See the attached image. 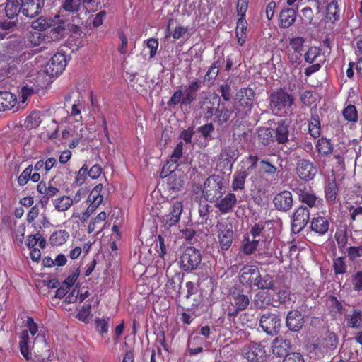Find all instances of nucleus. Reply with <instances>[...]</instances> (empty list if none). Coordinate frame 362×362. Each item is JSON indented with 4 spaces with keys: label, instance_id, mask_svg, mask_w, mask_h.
<instances>
[{
    "label": "nucleus",
    "instance_id": "nucleus-51",
    "mask_svg": "<svg viewBox=\"0 0 362 362\" xmlns=\"http://www.w3.org/2000/svg\"><path fill=\"white\" fill-rule=\"evenodd\" d=\"M39 340L42 341L43 347L45 349L46 353L45 354H40L38 355H36L35 356V358H36L37 360L33 359L32 362H47V361H46L47 357L49 356V354L48 353L49 351V346L48 344L47 343V341H45V337L40 336V334H37L35 337L33 344H36Z\"/></svg>",
    "mask_w": 362,
    "mask_h": 362
},
{
    "label": "nucleus",
    "instance_id": "nucleus-61",
    "mask_svg": "<svg viewBox=\"0 0 362 362\" xmlns=\"http://www.w3.org/2000/svg\"><path fill=\"white\" fill-rule=\"evenodd\" d=\"M210 206L207 204H200L199 207V223L204 225L206 224L208 220L209 219V213H210Z\"/></svg>",
    "mask_w": 362,
    "mask_h": 362
},
{
    "label": "nucleus",
    "instance_id": "nucleus-15",
    "mask_svg": "<svg viewBox=\"0 0 362 362\" xmlns=\"http://www.w3.org/2000/svg\"><path fill=\"white\" fill-rule=\"evenodd\" d=\"M183 204L180 201L175 202L170 206L168 214L162 216L161 223L166 230L175 226L180 220Z\"/></svg>",
    "mask_w": 362,
    "mask_h": 362
},
{
    "label": "nucleus",
    "instance_id": "nucleus-59",
    "mask_svg": "<svg viewBox=\"0 0 362 362\" xmlns=\"http://www.w3.org/2000/svg\"><path fill=\"white\" fill-rule=\"evenodd\" d=\"M49 21L47 18L40 17L32 23V29L36 31L44 32L49 28Z\"/></svg>",
    "mask_w": 362,
    "mask_h": 362
},
{
    "label": "nucleus",
    "instance_id": "nucleus-29",
    "mask_svg": "<svg viewBox=\"0 0 362 362\" xmlns=\"http://www.w3.org/2000/svg\"><path fill=\"white\" fill-rule=\"evenodd\" d=\"M237 203V198L235 194L228 193L223 198L221 199L216 204V207L223 214L231 212Z\"/></svg>",
    "mask_w": 362,
    "mask_h": 362
},
{
    "label": "nucleus",
    "instance_id": "nucleus-26",
    "mask_svg": "<svg viewBox=\"0 0 362 362\" xmlns=\"http://www.w3.org/2000/svg\"><path fill=\"white\" fill-rule=\"evenodd\" d=\"M103 186L102 184H98L93 187L90 191L87 198V203L88 204L89 211H95V209L103 201V196L101 194Z\"/></svg>",
    "mask_w": 362,
    "mask_h": 362
},
{
    "label": "nucleus",
    "instance_id": "nucleus-24",
    "mask_svg": "<svg viewBox=\"0 0 362 362\" xmlns=\"http://www.w3.org/2000/svg\"><path fill=\"white\" fill-rule=\"evenodd\" d=\"M286 324L289 330L299 332L304 325V317L298 310H290L286 316Z\"/></svg>",
    "mask_w": 362,
    "mask_h": 362
},
{
    "label": "nucleus",
    "instance_id": "nucleus-43",
    "mask_svg": "<svg viewBox=\"0 0 362 362\" xmlns=\"http://www.w3.org/2000/svg\"><path fill=\"white\" fill-rule=\"evenodd\" d=\"M258 139L264 146L274 141V130L269 127H262L258 130Z\"/></svg>",
    "mask_w": 362,
    "mask_h": 362
},
{
    "label": "nucleus",
    "instance_id": "nucleus-60",
    "mask_svg": "<svg viewBox=\"0 0 362 362\" xmlns=\"http://www.w3.org/2000/svg\"><path fill=\"white\" fill-rule=\"evenodd\" d=\"M278 300L280 304L284 305L285 306L291 305L293 303L291 299V293L290 291L284 289L280 290L277 293Z\"/></svg>",
    "mask_w": 362,
    "mask_h": 362
},
{
    "label": "nucleus",
    "instance_id": "nucleus-13",
    "mask_svg": "<svg viewBox=\"0 0 362 362\" xmlns=\"http://www.w3.org/2000/svg\"><path fill=\"white\" fill-rule=\"evenodd\" d=\"M305 38L295 37L289 39L287 47L288 57L292 64H299L303 56Z\"/></svg>",
    "mask_w": 362,
    "mask_h": 362
},
{
    "label": "nucleus",
    "instance_id": "nucleus-4",
    "mask_svg": "<svg viewBox=\"0 0 362 362\" xmlns=\"http://www.w3.org/2000/svg\"><path fill=\"white\" fill-rule=\"evenodd\" d=\"M202 259L200 250L193 246H188L180 255L179 263L182 271L192 272L199 268Z\"/></svg>",
    "mask_w": 362,
    "mask_h": 362
},
{
    "label": "nucleus",
    "instance_id": "nucleus-27",
    "mask_svg": "<svg viewBox=\"0 0 362 362\" xmlns=\"http://www.w3.org/2000/svg\"><path fill=\"white\" fill-rule=\"evenodd\" d=\"M297 12L291 8H286L281 11L279 15V26L281 28H288L296 21Z\"/></svg>",
    "mask_w": 362,
    "mask_h": 362
},
{
    "label": "nucleus",
    "instance_id": "nucleus-22",
    "mask_svg": "<svg viewBox=\"0 0 362 362\" xmlns=\"http://www.w3.org/2000/svg\"><path fill=\"white\" fill-rule=\"evenodd\" d=\"M273 203L276 209L286 212L293 206V196L290 191L284 190L275 195Z\"/></svg>",
    "mask_w": 362,
    "mask_h": 362
},
{
    "label": "nucleus",
    "instance_id": "nucleus-42",
    "mask_svg": "<svg viewBox=\"0 0 362 362\" xmlns=\"http://www.w3.org/2000/svg\"><path fill=\"white\" fill-rule=\"evenodd\" d=\"M69 237V234L65 230H57L50 235L49 241L53 246H59L64 244Z\"/></svg>",
    "mask_w": 362,
    "mask_h": 362
},
{
    "label": "nucleus",
    "instance_id": "nucleus-53",
    "mask_svg": "<svg viewBox=\"0 0 362 362\" xmlns=\"http://www.w3.org/2000/svg\"><path fill=\"white\" fill-rule=\"evenodd\" d=\"M332 267L334 272V274L336 276L344 274L347 270V265L345 262V257H338L337 258L333 259Z\"/></svg>",
    "mask_w": 362,
    "mask_h": 362
},
{
    "label": "nucleus",
    "instance_id": "nucleus-50",
    "mask_svg": "<svg viewBox=\"0 0 362 362\" xmlns=\"http://www.w3.org/2000/svg\"><path fill=\"white\" fill-rule=\"evenodd\" d=\"M232 111H230L227 107L224 105H222L221 109H216V122L218 125H222L224 123H226L231 116Z\"/></svg>",
    "mask_w": 362,
    "mask_h": 362
},
{
    "label": "nucleus",
    "instance_id": "nucleus-36",
    "mask_svg": "<svg viewBox=\"0 0 362 362\" xmlns=\"http://www.w3.org/2000/svg\"><path fill=\"white\" fill-rule=\"evenodd\" d=\"M346 327L352 329H360L362 327V312L359 309H354L351 315L345 317Z\"/></svg>",
    "mask_w": 362,
    "mask_h": 362
},
{
    "label": "nucleus",
    "instance_id": "nucleus-32",
    "mask_svg": "<svg viewBox=\"0 0 362 362\" xmlns=\"http://www.w3.org/2000/svg\"><path fill=\"white\" fill-rule=\"evenodd\" d=\"M273 302V296L267 291H258L255 293L253 304L256 309L267 308Z\"/></svg>",
    "mask_w": 362,
    "mask_h": 362
},
{
    "label": "nucleus",
    "instance_id": "nucleus-6",
    "mask_svg": "<svg viewBox=\"0 0 362 362\" xmlns=\"http://www.w3.org/2000/svg\"><path fill=\"white\" fill-rule=\"evenodd\" d=\"M242 356L248 362H265L269 355L262 344L251 341L243 346Z\"/></svg>",
    "mask_w": 362,
    "mask_h": 362
},
{
    "label": "nucleus",
    "instance_id": "nucleus-62",
    "mask_svg": "<svg viewBox=\"0 0 362 362\" xmlns=\"http://www.w3.org/2000/svg\"><path fill=\"white\" fill-rule=\"evenodd\" d=\"M321 54V49L317 47H310L305 52L304 57L308 63H313Z\"/></svg>",
    "mask_w": 362,
    "mask_h": 362
},
{
    "label": "nucleus",
    "instance_id": "nucleus-19",
    "mask_svg": "<svg viewBox=\"0 0 362 362\" xmlns=\"http://www.w3.org/2000/svg\"><path fill=\"white\" fill-rule=\"evenodd\" d=\"M329 227L330 221L328 216L317 214V216L310 219V229L318 236L326 235L329 230Z\"/></svg>",
    "mask_w": 362,
    "mask_h": 362
},
{
    "label": "nucleus",
    "instance_id": "nucleus-49",
    "mask_svg": "<svg viewBox=\"0 0 362 362\" xmlns=\"http://www.w3.org/2000/svg\"><path fill=\"white\" fill-rule=\"evenodd\" d=\"M65 30L64 26L62 25L51 28L49 31H47L48 42L58 41L62 39L64 35Z\"/></svg>",
    "mask_w": 362,
    "mask_h": 362
},
{
    "label": "nucleus",
    "instance_id": "nucleus-31",
    "mask_svg": "<svg viewBox=\"0 0 362 362\" xmlns=\"http://www.w3.org/2000/svg\"><path fill=\"white\" fill-rule=\"evenodd\" d=\"M250 173L249 171L245 170V168L241 167L238 170L235 172L233 176L231 187L233 191L245 190V184L246 178Z\"/></svg>",
    "mask_w": 362,
    "mask_h": 362
},
{
    "label": "nucleus",
    "instance_id": "nucleus-1",
    "mask_svg": "<svg viewBox=\"0 0 362 362\" xmlns=\"http://www.w3.org/2000/svg\"><path fill=\"white\" fill-rule=\"evenodd\" d=\"M239 282L245 288L260 290H272L274 288V281L269 274L261 275L259 267L255 264H245L239 272Z\"/></svg>",
    "mask_w": 362,
    "mask_h": 362
},
{
    "label": "nucleus",
    "instance_id": "nucleus-57",
    "mask_svg": "<svg viewBox=\"0 0 362 362\" xmlns=\"http://www.w3.org/2000/svg\"><path fill=\"white\" fill-rule=\"evenodd\" d=\"M81 5L80 0H65L62 5V8L66 12L74 14L80 10Z\"/></svg>",
    "mask_w": 362,
    "mask_h": 362
},
{
    "label": "nucleus",
    "instance_id": "nucleus-10",
    "mask_svg": "<svg viewBox=\"0 0 362 362\" xmlns=\"http://www.w3.org/2000/svg\"><path fill=\"white\" fill-rule=\"evenodd\" d=\"M360 98L354 92L349 93L341 112L345 121L356 123L358 120V113L356 105L358 104Z\"/></svg>",
    "mask_w": 362,
    "mask_h": 362
},
{
    "label": "nucleus",
    "instance_id": "nucleus-8",
    "mask_svg": "<svg viewBox=\"0 0 362 362\" xmlns=\"http://www.w3.org/2000/svg\"><path fill=\"white\" fill-rule=\"evenodd\" d=\"M339 337L334 332L328 331L325 336L313 344L314 349L323 355H332L337 349Z\"/></svg>",
    "mask_w": 362,
    "mask_h": 362
},
{
    "label": "nucleus",
    "instance_id": "nucleus-3",
    "mask_svg": "<svg viewBox=\"0 0 362 362\" xmlns=\"http://www.w3.org/2000/svg\"><path fill=\"white\" fill-rule=\"evenodd\" d=\"M255 98L256 93L252 88L244 87L239 89L235 95V115L244 119L250 115Z\"/></svg>",
    "mask_w": 362,
    "mask_h": 362
},
{
    "label": "nucleus",
    "instance_id": "nucleus-25",
    "mask_svg": "<svg viewBox=\"0 0 362 362\" xmlns=\"http://www.w3.org/2000/svg\"><path fill=\"white\" fill-rule=\"evenodd\" d=\"M291 349V341L284 339L282 337H277L272 344V351L274 355L278 357L284 356L288 354Z\"/></svg>",
    "mask_w": 362,
    "mask_h": 362
},
{
    "label": "nucleus",
    "instance_id": "nucleus-30",
    "mask_svg": "<svg viewBox=\"0 0 362 362\" xmlns=\"http://www.w3.org/2000/svg\"><path fill=\"white\" fill-rule=\"evenodd\" d=\"M288 123L286 120H281L274 130V141L279 144H284L288 141L289 130Z\"/></svg>",
    "mask_w": 362,
    "mask_h": 362
},
{
    "label": "nucleus",
    "instance_id": "nucleus-5",
    "mask_svg": "<svg viewBox=\"0 0 362 362\" xmlns=\"http://www.w3.org/2000/svg\"><path fill=\"white\" fill-rule=\"evenodd\" d=\"M25 326L27 327V329L23 330L20 334L19 347L21 354L27 361H28L31 359L29 332L33 337H34L37 333L39 327L34 321V319L30 316H27Z\"/></svg>",
    "mask_w": 362,
    "mask_h": 362
},
{
    "label": "nucleus",
    "instance_id": "nucleus-23",
    "mask_svg": "<svg viewBox=\"0 0 362 362\" xmlns=\"http://www.w3.org/2000/svg\"><path fill=\"white\" fill-rule=\"evenodd\" d=\"M202 82L199 79L194 80L185 86L183 94V103L186 106H191L197 99V92L201 88Z\"/></svg>",
    "mask_w": 362,
    "mask_h": 362
},
{
    "label": "nucleus",
    "instance_id": "nucleus-20",
    "mask_svg": "<svg viewBox=\"0 0 362 362\" xmlns=\"http://www.w3.org/2000/svg\"><path fill=\"white\" fill-rule=\"evenodd\" d=\"M174 171L173 168L170 170V174L167 176L166 184L167 189L173 198L177 196V193L182 190L185 182L184 176L181 174L177 175Z\"/></svg>",
    "mask_w": 362,
    "mask_h": 362
},
{
    "label": "nucleus",
    "instance_id": "nucleus-45",
    "mask_svg": "<svg viewBox=\"0 0 362 362\" xmlns=\"http://www.w3.org/2000/svg\"><path fill=\"white\" fill-rule=\"evenodd\" d=\"M54 206L56 210L64 212L73 205V200L69 196H62L54 199Z\"/></svg>",
    "mask_w": 362,
    "mask_h": 362
},
{
    "label": "nucleus",
    "instance_id": "nucleus-33",
    "mask_svg": "<svg viewBox=\"0 0 362 362\" xmlns=\"http://www.w3.org/2000/svg\"><path fill=\"white\" fill-rule=\"evenodd\" d=\"M341 16L338 0H332L326 7L325 21L327 23H335Z\"/></svg>",
    "mask_w": 362,
    "mask_h": 362
},
{
    "label": "nucleus",
    "instance_id": "nucleus-12",
    "mask_svg": "<svg viewBox=\"0 0 362 362\" xmlns=\"http://www.w3.org/2000/svg\"><path fill=\"white\" fill-rule=\"evenodd\" d=\"M67 65L66 57L64 54L57 52L54 54L47 62L45 72L50 76H58L65 69Z\"/></svg>",
    "mask_w": 362,
    "mask_h": 362
},
{
    "label": "nucleus",
    "instance_id": "nucleus-47",
    "mask_svg": "<svg viewBox=\"0 0 362 362\" xmlns=\"http://www.w3.org/2000/svg\"><path fill=\"white\" fill-rule=\"evenodd\" d=\"M238 156L239 152L235 147L227 146L221 153V158L226 160L227 163H230L231 165L235 163Z\"/></svg>",
    "mask_w": 362,
    "mask_h": 362
},
{
    "label": "nucleus",
    "instance_id": "nucleus-2",
    "mask_svg": "<svg viewBox=\"0 0 362 362\" xmlns=\"http://www.w3.org/2000/svg\"><path fill=\"white\" fill-rule=\"evenodd\" d=\"M293 105L294 97L281 88L270 95V109L277 116L284 117L291 113Z\"/></svg>",
    "mask_w": 362,
    "mask_h": 362
},
{
    "label": "nucleus",
    "instance_id": "nucleus-9",
    "mask_svg": "<svg viewBox=\"0 0 362 362\" xmlns=\"http://www.w3.org/2000/svg\"><path fill=\"white\" fill-rule=\"evenodd\" d=\"M250 298L243 293V289L235 290L231 293V305L233 308L228 313L229 317H235L239 312L245 310L250 305Z\"/></svg>",
    "mask_w": 362,
    "mask_h": 362
},
{
    "label": "nucleus",
    "instance_id": "nucleus-63",
    "mask_svg": "<svg viewBox=\"0 0 362 362\" xmlns=\"http://www.w3.org/2000/svg\"><path fill=\"white\" fill-rule=\"evenodd\" d=\"M33 168L32 165H29L18 176L17 179L18 184L20 186L25 185L30 177V173L33 172Z\"/></svg>",
    "mask_w": 362,
    "mask_h": 362
},
{
    "label": "nucleus",
    "instance_id": "nucleus-41",
    "mask_svg": "<svg viewBox=\"0 0 362 362\" xmlns=\"http://www.w3.org/2000/svg\"><path fill=\"white\" fill-rule=\"evenodd\" d=\"M339 188L336 182H329L325 187V199L329 204H334L338 195Z\"/></svg>",
    "mask_w": 362,
    "mask_h": 362
},
{
    "label": "nucleus",
    "instance_id": "nucleus-40",
    "mask_svg": "<svg viewBox=\"0 0 362 362\" xmlns=\"http://www.w3.org/2000/svg\"><path fill=\"white\" fill-rule=\"evenodd\" d=\"M182 150L183 144L182 141H180L174 148L173 153L167 163V164L169 165V168H173V170H175L180 165L178 161L182 156Z\"/></svg>",
    "mask_w": 362,
    "mask_h": 362
},
{
    "label": "nucleus",
    "instance_id": "nucleus-7",
    "mask_svg": "<svg viewBox=\"0 0 362 362\" xmlns=\"http://www.w3.org/2000/svg\"><path fill=\"white\" fill-rule=\"evenodd\" d=\"M223 182L216 175L209 176L204 183L203 194L210 202L218 200L223 194Z\"/></svg>",
    "mask_w": 362,
    "mask_h": 362
},
{
    "label": "nucleus",
    "instance_id": "nucleus-21",
    "mask_svg": "<svg viewBox=\"0 0 362 362\" xmlns=\"http://www.w3.org/2000/svg\"><path fill=\"white\" fill-rule=\"evenodd\" d=\"M44 0H23L21 13L28 18L37 16L44 7Z\"/></svg>",
    "mask_w": 362,
    "mask_h": 362
},
{
    "label": "nucleus",
    "instance_id": "nucleus-35",
    "mask_svg": "<svg viewBox=\"0 0 362 362\" xmlns=\"http://www.w3.org/2000/svg\"><path fill=\"white\" fill-rule=\"evenodd\" d=\"M334 239L339 250L344 252L348 247L349 229L346 226H342L337 228L334 234Z\"/></svg>",
    "mask_w": 362,
    "mask_h": 362
},
{
    "label": "nucleus",
    "instance_id": "nucleus-55",
    "mask_svg": "<svg viewBox=\"0 0 362 362\" xmlns=\"http://www.w3.org/2000/svg\"><path fill=\"white\" fill-rule=\"evenodd\" d=\"M344 250H346L347 257L350 262H354L362 258V245L349 246Z\"/></svg>",
    "mask_w": 362,
    "mask_h": 362
},
{
    "label": "nucleus",
    "instance_id": "nucleus-52",
    "mask_svg": "<svg viewBox=\"0 0 362 362\" xmlns=\"http://www.w3.org/2000/svg\"><path fill=\"white\" fill-rule=\"evenodd\" d=\"M308 132L313 138H318L321 134L320 121L317 116L312 117L308 124Z\"/></svg>",
    "mask_w": 362,
    "mask_h": 362
},
{
    "label": "nucleus",
    "instance_id": "nucleus-58",
    "mask_svg": "<svg viewBox=\"0 0 362 362\" xmlns=\"http://www.w3.org/2000/svg\"><path fill=\"white\" fill-rule=\"evenodd\" d=\"M110 318H96L95 320V329L100 335L103 336L107 334L109 330Z\"/></svg>",
    "mask_w": 362,
    "mask_h": 362
},
{
    "label": "nucleus",
    "instance_id": "nucleus-34",
    "mask_svg": "<svg viewBox=\"0 0 362 362\" xmlns=\"http://www.w3.org/2000/svg\"><path fill=\"white\" fill-rule=\"evenodd\" d=\"M37 192L43 194V197L41 199V203L43 204L44 203L47 204L48 200L57 195L59 192V189L53 187L52 185H47V183L44 181L40 182L37 185Z\"/></svg>",
    "mask_w": 362,
    "mask_h": 362
},
{
    "label": "nucleus",
    "instance_id": "nucleus-17",
    "mask_svg": "<svg viewBox=\"0 0 362 362\" xmlns=\"http://www.w3.org/2000/svg\"><path fill=\"white\" fill-rule=\"evenodd\" d=\"M217 238L219 247L222 250H228L231 247L233 239L232 226L219 223L218 226Z\"/></svg>",
    "mask_w": 362,
    "mask_h": 362
},
{
    "label": "nucleus",
    "instance_id": "nucleus-64",
    "mask_svg": "<svg viewBox=\"0 0 362 362\" xmlns=\"http://www.w3.org/2000/svg\"><path fill=\"white\" fill-rule=\"evenodd\" d=\"M353 288L355 291H362V270H359L351 276Z\"/></svg>",
    "mask_w": 362,
    "mask_h": 362
},
{
    "label": "nucleus",
    "instance_id": "nucleus-14",
    "mask_svg": "<svg viewBox=\"0 0 362 362\" xmlns=\"http://www.w3.org/2000/svg\"><path fill=\"white\" fill-rule=\"evenodd\" d=\"M296 174L302 180H313L317 173V167L308 159H300L296 163Z\"/></svg>",
    "mask_w": 362,
    "mask_h": 362
},
{
    "label": "nucleus",
    "instance_id": "nucleus-48",
    "mask_svg": "<svg viewBox=\"0 0 362 362\" xmlns=\"http://www.w3.org/2000/svg\"><path fill=\"white\" fill-rule=\"evenodd\" d=\"M107 218L106 213L105 211H101L99 213L95 218L90 221L88 226V233H92L96 229L100 228V230L97 232L99 233L102 230V228H100L101 225L105 221Z\"/></svg>",
    "mask_w": 362,
    "mask_h": 362
},
{
    "label": "nucleus",
    "instance_id": "nucleus-46",
    "mask_svg": "<svg viewBox=\"0 0 362 362\" xmlns=\"http://www.w3.org/2000/svg\"><path fill=\"white\" fill-rule=\"evenodd\" d=\"M28 40L33 46H39L42 42H48L47 34L34 30L29 31Z\"/></svg>",
    "mask_w": 362,
    "mask_h": 362
},
{
    "label": "nucleus",
    "instance_id": "nucleus-37",
    "mask_svg": "<svg viewBox=\"0 0 362 362\" xmlns=\"http://www.w3.org/2000/svg\"><path fill=\"white\" fill-rule=\"evenodd\" d=\"M23 0H7L5 5L6 16L13 19L21 11Z\"/></svg>",
    "mask_w": 362,
    "mask_h": 362
},
{
    "label": "nucleus",
    "instance_id": "nucleus-56",
    "mask_svg": "<svg viewBox=\"0 0 362 362\" xmlns=\"http://www.w3.org/2000/svg\"><path fill=\"white\" fill-rule=\"evenodd\" d=\"M89 164L86 162L83 166L76 173L74 183L77 186H81L85 183L88 175V169L89 168Z\"/></svg>",
    "mask_w": 362,
    "mask_h": 362
},
{
    "label": "nucleus",
    "instance_id": "nucleus-28",
    "mask_svg": "<svg viewBox=\"0 0 362 362\" xmlns=\"http://www.w3.org/2000/svg\"><path fill=\"white\" fill-rule=\"evenodd\" d=\"M16 96L9 91H0V112L18 109Z\"/></svg>",
    "mask_w": 362,
    "mask_h": 362
},
{
    "label": "nucleus",
    "instance_id": "nucleus-16",
    "mask_svg": "<svg viewBox=\"0 0 362 362\" xmlns=\"http://www.w3.org/2000/svg\"><path fill=\"white\" fill-rule=\"evenodd\" d=\"M310 220V211L305 206H300L293 214L291 227L293 232L299 233L307 226Z\"/></svg>",
    "mask_w": 362,
    "mask_h": 362
},
{
    "label": "nucleus",
    "instance_id": "nucleus-44",
    "mask_svg": "<svg viewBox=\"0 0 362 362\" xmlns=\"http://www.w3.org/2000/svg\"><path fill=\"white\" fill-rule=\"evenodd\" d=\"M40 116V112L39 110H33L25 119V127L26 129H33L37 127L41 123Z\"/></svg>",
    "mask_w": 362,
    "mask_h": 362
},
{
    "label": "nucleus",
    "instance_id": "nucleus-54",
    "mask_svg": "<svg viewBox=\"0 0 362 362\" xmlns=\"http://www.w3.org/2000/svg\"><path fill=\"white\" fill-rule=\"evenodd\" d=\"M261 170L263 174L274 177L278 173V168L269 162L268 158H264L260 161Z\"/></svg>",
    "mask_w": 362,
    "mask_h": 362
},
{
    "label": "nucleus",
    "instance_id": "nucleus-38",
    "mask_svg": "<svg viewBox=\"0 0 362 362\" xmlns=\"http://www.w3.org/2000/svg\"><path fill=\"white\" fill-rule=\"evenodd\" d=\"M221 62L219 60L214 62L207 70L206 74L204 76L203 82L207 85H211L214 83L216 78L218 74V69Z\"/></svg>",
    "mask_w": 362,
    "mask_h": 362
},
{
    "label": "nucleus",
    "instance_id": "nucleus-18",
    "mask_svg": "<svg viewBox=\"0 0 362 362\" xmlns=\"http://www.w3.org/2000/svg\"><path fill=\"white\" fill-rule=\"evenodd\" d=\"M298 199L309 208L317 207L322 204L323 200L310 187L299 189L298 192Z\"/></svg>",
    "mask_w": 362,
    "mask_h": 362
},
{
    "label": "nucleus",
    "instance_id": "nucleus-39",
    "mask_svg": "<svg viewBox=\"0 0 362 362\" xmlns=\"http://www.w3.org/2000/svg\"><path fill=\"white\" fill-rule=\"evenodd\" d=\"M316 149L318 153L322 156L330 155L333 151V146L330 140L322 137L317 140Z\"/></svg>",
    "mask_w": 362,
    "mask_h": 362
},
{
    "label": "nucleus",
    "instance_id": "nucleus-11",
    "mask_svg": "<svg viewBox=\"0 0 362 362\" xmlns=\"http://www.w3.org/2000/svg\"><path fill=\"white\" fill-rule=\"evenodd\" d=\"M259 325L264 332L274 336L279 332L281 319L277 315L268 312L261 315Z\"/></svg>",
    "mask_w": 362,
    "mask_h": 362
}]
</instances>
